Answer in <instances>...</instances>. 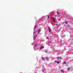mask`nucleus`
I'll use <instances>...</instances> for the list:
<instances>
[{"mask_svg": "<svg viewBox=\"0 0 73 73\" xmlns=\"http://www.w3.org/2000/svg\"><path fill=\"white\" fill-rule=\"evenodd\" d=\"M48 29H50V28H49V27H48Z\"/></svg>", "mask_w": 73, "mask_h": 73, "instance_id": "nucleus-23", "label": "nucleus"}, {"mask_svg": "<svg viewBox=\"0 0 73 73\" xmlns=\"http://www.w3.org/2000/svg\"><path fill=\"white\" fill-rule=\"evenodd\" d=\"M48 57H46L45 59L46 60L47 59H48Z\"/></svg>", "mask_w": 73, "mask_h": 73, "instance_id": "nucleus-10", "label": "nucleus"}, {"mask_svg": "<svg viewBox=\"0 0 73 73\" xmlns=\"http://www.w3.org/2000/svg\"><path fill=\"white\" fill-rule=\"evenodd\" d=\"M49 32H50V33L51 32V31H50V29H49Z\"/></svg>", "mask_w": 73, "mask_h": 73, "instance_id": "nucleus-4", "label": "nucleus"}, {"mask_svg": "<svg viewBox=\"0 0 73 73\" xmlns=\"http://www.w3.org/2000/svg\"><path fill=\"white\" fill-rule=\"evenodd\" d=\"M57 58H58V59H59V58H60V59H61V57H57Z\"/></svg>", "mask_w": 73, "mask_h": 73, "instance_id": "nucleus-3", "label": "nucleus"}, {"mask_svg": "<svg viewBox=\"0 0 73 73\" xmlns=\"http://www.w3.org/2000/svg\"><path fill=\"white\" fill-rule=\"evenodd\" d=\"M48 18H49V16H48Z\"/></svg>", "mask_w": 73, "mask_h": 73, "instance_id": "nucleus-19", "label": "nucleus"}, {"mask_svg": "<svg viewBox=\"0 0 73 73\" xmlns=\"http://www.w3.org/2000/svg\"><path fill=\"white\" fill-rule=\"evenodd\" d=\"M40 29H38V34L39 33H40Z\"/></svg>", "mask_w": 73, "mask_h": 73, "instance_id": "nucleus-1", "label": "nucleus"}, {"mask_svg": "<svg viewBox=\"0 0 73 73\" xmlns=\"http://www.w3.org/2000/svg\"><path fill=\"white\" fill-rule=\"evenodd\" d=\"M65 23H66V24H68V23L67 22V21Z\"/></svg>", "mask_w": 73, "mask_h": 73, "instance_id": "nucleus-12", "label": "nucleus"}, {"mask_svg": "<svg viewBox=\"0 0 73 73\" xmlns=\"http://www.w3.org/2000/svg\"><path fill=\"white\" fill-rule=\"evenodd\" d=\"M34 33H35V34H36V33H35V32H34Z\"/></svg>", "mask_w": 73, "mask_h": 73, "instance_id": "nucleus-21", "label": "nucleus"}, {"mask_svg": "<svg viewBox=\"0 0 73 73\" xmlns=\"http://www.w3.org/2000/svg\"><path fill=\"white\" fill-rule=\"evenodd\" d=\"M53 21H54H54H55V19H53Z\"/></svg>", "mask_w": 73, "mask_h": 73, "instance_id": "nucleus-8", "label": "nucleus"}, {"mask_svg": "<svg viewBox=\"0 0 73 73\" xmlns=\"http://www.w3.org/2000/svg\"><path fill=\"white\" fill-rule=\"evenodd\" d=\"M45 53L47 52V51H45Z\"/></svg>", "mask_w": 73, "mask_h": 73, "instance_id": "nucleus-17", "label": "nucleus"}, {"mask_svg": "<svg viewBox=\"0 0 73 73\" xmlns=\"http://www.w3.org/2000/svg\"><path fill=\"white\" fill-rule=\"evenodd\" d=\"M55 62H57V61H55Z\"/></svg>", "mask_w": 73, "mask_h": 73, "instance_id": "nucleus-20", "label": "nucleus"}, {"mask_svg": "<svg viewBox=\"0 0 73 73\" xmlns=\"http://www.w3.org/2000/svg\"><path fill=\"white\" fill-rule=\"evenodd\" d=\"M36 46H37V44H36Z\"/></svg>", "mask_w": 73, "mask_h": 73, "instance_id": "nucleus-22", "label": "nucleus"}, {"mask_svg": "<svg viewBox=\"0 0 73 73\" xmlns=\"http://www.w3.org/2000/svg\"><path fill=\"white\" fill-rule=\"evenodd\" d=\"M57 63L58 64H60V62H59V61L57 62Z\"/></svg>", "mask_w": 73, "mask_h": 73, "instance_id": "nucleus-9", "label": "nucleus"}, {"mask_svg": "<svg viewBox=\"0 0 73 73\" xmlns=\"http://www.w3.org/2000/svg\"><path fill=\"white\" fill-rule=\"evenodd\" d=\"M56 13H57L58 15V12L57 11Z\"/></svg>", "mask_w": 73, "mask_h": 73, "instance_id": "nucleus-13", "label": "nucleus"}, {"mask_svg": "<svg viewBox=\"0 0 73 73\" xmlns=\"http://www.w3.org/2000/svg\"><path fill=\"white\" fill-rule=\"evenodd\" d=\"M70 70V68H68V70Z\"/></svg>", "mask_w": 73, "mask_h": 73, "instance_id": "nucleus-7", "label": "nucleus"}, {"mask_svg": "<svg viewBox=\"0 0 73 73\" xmlns=\"http://www.w3.org/2000/svg\"><path fill=\"white\" fill-rule=\"evenodd\" d=\"M35 28H37V26H35Z\"/></svg>", "mask_w": 73, "mask_h": 73, "instance_id": "nucleus-14", "label": "nucleus"}, {"mask_svg": "<svg viewBox=\"0 0 73 73\" xmlns=\"http://www.w3.org/2000/svg\"><path fill=\"white\" fill-rule=\"evenodd\" d=\"M56 26H57V25H58V24H56Z\"/></svg>", "mask_w": 73, "mask_h": 73, "instance_id": "nucleus-18", "label": "nucleus"}, {"mask_svg": "<svg viewBox=\"0 0 73 73\" xmlns=\"http://www.w3.org/2000/svg\"><path fill=\"white\" fill-rule=\"evenodd\" d=\"M47 39H49V38L48 37H47Z\"/></svg>", "mask_w": 73, "mask_h": 73, "instance_id": "nucleus-16", "label": "nucleus"}, {"mask_svg": "<svg viewBox=\"0 0 73 73\" xmlns=\"http://www.w3.org/2000/svg\"><path fill=\"white\" fill-rule=\"evenodd\" d=\"M61 71L62 72V73H64V71L62 70H61Z\"/></svg>", "mask_w": 73, "mask_h": 73, "instance_id": "nucleus-6", "label": "nucleus"}, {"mask_svg": "<svg viewBox=\"0 0 73 73\" xmlns=\"http://www.w3.org/2000/svg\"><path fill=\"white\" fill-rule=\"evenodd\" d=\"M63 63L64 64H66V62H64Z\"/></svg>", "mask_w": 73, "mask_h": 73, "instance_id": "nucleus-11", "label": "nucleus"}, {"mask_svg": "<svg viewBox=\"0 0 73 73\" xmlns=\"http://www.w3.org/2000/svg\"><path fill=\"white\" fill-rule=\"evenodd\" d=\"M42 48H43V47L41 46V47L40 48V49H42Z\"/></svg>", "mask_w": 73, "mask_h": 73, "instance_id": "nucleus-5", "label": "nucleus"}, {"mask_svg": "<svg viewBox=\"0 0 73 73\" xmlns=\"http://www.w3.org/2000/svg\"><path fill=\"white\" fill-rule=\"evenodd\" d=\"M52 19H54V17H52Z\"/></svg>", "mask_w": 73, "mask_h": 73, "instance_id": "nucleus-15", "label": "nucleus"}, {"mask_svg": "<svg viewBox=\"0 0 73 73\" xmlns=\"http://www.w3.org/2000/svg\"><path fill=\"white\" fill-rule=\"evenodd\" d=\"M42 60H43V61H45V59H44V58L42 57Z\"/></svg>", "mask_w": 73, "mask_h": 73, "instance_id": "nucleus-2", "label": "nucleus"}]
</instances>
